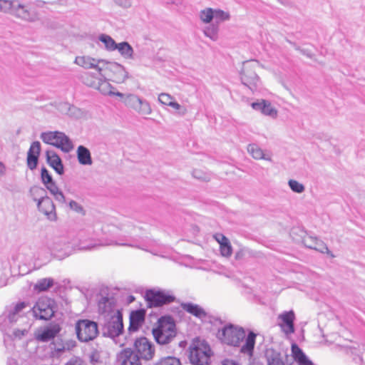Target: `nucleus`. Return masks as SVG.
Here are the masks:
<instances>
[{
  "mask_svg": "<svg viewBox=\"0 0 365 365\" xmlns=\"http://www.w3.org/2000/svg\"><path fill=\"white\" fill-rule=\"evenodd\" d=\"M256 334L250 331L246 336L245 329L231 323L225 325L218 330L217 337L222 343L229 346H240L245 340V344L240 349V352L244 354L252 356L255 345Z\"/></svg>",
  "mask_w": 365,
  "mask_h": 365,
  "instance_id": "f257e3e1",
  "label": "nucleus"
},
{
  "mask_svg": "<svg viewBox=\"0 0 365 365\" xmlns=\"http://www.w3.org/2000/svg\"><path fill=\"white\" fill-rule=\"evenodd\" d=\"M155 341L160 345H165L172 341L176 336V324L170 315L160 317L157 326L152 330Z\"/></svg>",
  "mask_w": 365,
  "mask_h": 365,
  "instance_id": "f03ea898",
  "label": "nucleus"
},
{
  "mask_svg": "<svg viewBox=\"0 0 365 365\" xmlns=\"http://www.w3.org/2000/svg\"><path fill=\"white\" fill-rule=\"evenodd\" d=\"M212 351L205 340L195 338L189 347V359L192 365H209Z\"/></svg>",
  "mask_w": 365,
  "mask_h": 365,
  "instance_id": "7ed1b4c3",
  "label": "nucleus"
},
{
  "mask_svg": "<svg viewBox=\"0 0 365 365\" xmlns=\"http://www.w3.org/2000/svg\"><path fill=\"white\" fill-rule=\"evenodd\" d=\"M101 331L103 336L110 339H115L124 332L122 310L117 309L113 314L104 316Z\"/></svg>",
  "mask_w": 365,
  "mask_h": 365,
  "instance_id": "20e7f679",
  "label": "nucleus"
},
{
  "mask_svg": "<svg viewBox=\"0 0 365 365\" xmlns=\"http://www.w3.org/2000/svg\"><path fill=\"white\" fill-rule=\"evenodd\" d=\"M78 339L81 342H88L98 336V326L97 322L90 319H79L75 325Z\"/></svg>",
  "mask_w": 365,
  "mask_h": 365,
  "instance_id": "39448f33",
  "label": "nucleus"
},
{
  "mask_svg": "<svg viewBox=\"0 0 365 365\" xmlns=\"http://www.w3.org/2000/svg\"><path fill=\"white\" fill-rule=\"evenodd\" d=\"M145 299L148 307L152 308L169 304L175 302V297L171 291L148 289L145 292Z\"/></svg>",
  "mask_w": 365,
  "mask_h": 365,
  "instance_id": "423d86ee",
  "label": "nucleus"
},
{
  "mask_svg": "<svg viewBox=\"0 0 365 365\" xmlns=\"http://www.w3.org/2000/svg\"><path fill=\"white\" fill-rule=\"evenodd\" d=\"M31 311L36 319L48 321L54 316L55 302L50 298L39 299Z\"/></svg>",
  "mask_w": 365,
  "mask_h": 365,
  "instance_id": "0eeeda50",
  "label": "nucleus"
},
{
  "mask_svg": "<svg viewBox=\"0 0 365 365\" xmlns=\"http://www.w3.org/2000/svg\"><path fill=\"white\" fill-rule=\"evenodd\" d=\"M11 15L28 22H35L38 20V14L33 9L31 4H23L19 0H14Z\"/></svg>",
  "mask_w": 365,
  "mask_h": 365,
  "instance_id": "6e6552de",
  "label": "nucleus"
},
{
  "mask_svg": "<svg viewBox=\"0 0 365 365\" xmlns=\"http://www.w3.org/2000/svg\"><path fill=\"white\" fill-rule=\"evenodd\" d=\"M243 64V68L240 72L241 81L243 85L247 86L250 90H256L257 88V83L259 81V76L252 70V68L257 64V61H245Z\"/></svg>",
  "mask_w": 365,
  "mask_h": 365,
  "instance_id": "1a4fd4ad",
  "label": "nucleus"
},
{
  "mask_svg": "<svg viewBox=\"0 0 365 365\" xmlns=\"http://www.w3.org/2000/svg\"><path fill=\"white\" fill-rule=\"evenodd\" d=\"M134 351L136 352V354H134V356H138L140 360H151L155 354L153 344L145 336L137 338L135 340Z\"/></svg>",
  "mask_w": 365,
  "mask_h": 365,
  "instance_id": "9d476101",
  "label": "nucleus"
},
{
  "mask_svg": "<svg viewBox=\"0 0 365 365\" xmlns=\"http://www.w3.org/2000/svg\"><path fill=\"white\" fill-rule=\"evenodd\" d=\"M145 311L143 309L132 311L129 317L128 334L139 330L145 322Z\"/></svg>",
  "mask_w": 365,
  "mask_h": 365,
  "instance_id": "9b49d317",
  "label": "nucleus"
},
{
  "mask_svg": "<svg viewBox=\"0 0 365 365\" xmlns=\"http://www.w3.org/2000/svg\"><path fill=\"white\" fill-rule=\"evenodd\" d=\"M279 319L281 320L279 325L283 332L286 334H290L294 332L295 314L294 311L290 310L282 312L279 315Z\"/></svg>",
  "mask_w": 365,
  "mask_h": 365,
  "instance_id": "f8f14e48",
  "label": "nucleus"
},
{
  "mask_svg": "<svg viewBox=\"0 0 365 365\" xmlns=\"http://www.w3.org/2000/svg\"><path fill=\"white\" fill-rule=\"evenodd\" d=\"M37 207L39 212L45 215L48 220L56 221L57 220L56 207L49 197L39 201L37 203Z\"/></svg>",
  "mask_w": 365,
  "mask_h": 365,
  "instance_id": "ddd939ff",
  "label": "nucleus"
},
{
  "mask_svg": "<svg viewBox=\"0 0 365 365\" xmlns=\"http://www.w3.org/2000/svg\"><path fill=\"white\" fill-rule=\"evenodd\" d=\"M304 245L309 249L315 250L321 253H327L333 256L327 245L317 237L305 236L302 238Z\"/></svg>",
  "mask_w": 365,
  "mask_h": 365,
  "instance_id": "4468645a",
  "label": "nucleus"
},
{
  "mask_svg": "<svg viewBox=\"0 0 365 365\" xmlns=\"http://www.w3.org/2000/svg\"><path fill=\"white\" fill-rule=\"evenodd\" d=\"M51 249L55 251H62L66 248H70V242L68 236L59 230H55L51 238Z\"/></svg>",
  "mask_w": 365,
  "mask_h": 365,
  "instance_id": "2eb2a0df",
  "label": "nucleus"
},
{
  "mask_svg": "<svg viewBox=\"0 0 365 365\" xmlns=\"http://www.w3.org/2000/svg\"><path fill=\"white\" fill-rule=\"evenodd\" d=\"M61 330V328L58 324L51 323L41 333L37 334L36 339L41 342H47L54 339Z\"/></svg>",
  "mask_w": 365,
  "mask_h": 365,
  "instance_id": "dca6fc26",
  "label": "nucleus"
},
{
  "mask_svg": "<svg viewBox=\"0 0 365 365\" xmlns=\"http://www.w3.org/2000/svg\"><path fill=\"white\" fill-rule=\"evenodd\" d=\"M47 163L60 175L64 173V166L61 158L53 150H47L46 152Z\"/></svg>",
  "mask_w": 365,
  "mask_h": 365,
  "instance_id": "f3484780",
  "label": "nucleus"
},
{
  "mask_svg": "<svg viewBox=\"0 0 365 365\" xmlns=\"http://www.w3.org/2000/svg\"><path fill=\"white\" fill-rule=\"evenodd\" d=\"M267 365H285L282 353L273 348H267L264 352Z\"/></svg>",
  "mask_w": 365,
  "mask_h": 365,
  "instance_id": "a211bd4d",
  "label": "nucleus"
},
{
  "mask_svg": "<svg viewBox=\"0 0 365 365\" xmlns=\"http://www.w3.org/2000/svg\"><path fill=\"white\" fill-rule=\"evenodd\" d=\"M120 365H141L138 356H134V353L130 349H125L121 351L117 358Z\"/></svg>",
  "mask_w": 365,
  "mask_h": 365,
  "instance_id": "6ab92c4d",
  "label": "nucleus"
},
{
  "mask_svg": "<svg viewBox=\"0 0 365 365\" xmlns=\"http://www.w3.org/2000/svg\"><path fill=\"white\" fill-rule=\"evenodd\" d=\"M291 351L292 356L298 365H314L297 344H292Z\"/></svg>",
  "mask_w": 365,
  "mask_h": 365,
  "instance_id": "aec40b11",
  "label": "nucleus"
},
{
  "mask_svg": "<svg viewBox=\"0 0 365 365\" xmlns=\"http://www.w3.org/2000/svg\"><path fill=\"white\" fill-rule=\"evenodd\" d=\"M53 146L61 149L64 153H69L73 148V144L69 137L60 131H58V138H56Z\"/></svg>",
  "mask_w": 365,
  "mask_h": 365,
  "instance_id": "412c9836",
  "label": "nucleus"
},
{
  "mask_svg": "<svg viewBox=\"0 0 365 365\" xmlns=\"http://www.w3.org/2000/svg\"><path fill=\"white\" fill-rule=\"evenodd\" d=\"M115 304L113 297H102L98 303V312L101 314H103L104 316L106 314H113L115 312L113 311Z\"/></svg>",
  "mask_w": 365,
  "mask_h": 365,
  "instance_id": "4be33fe9",
  "label": "nucleus"
},
{
  "mask_svg": "<svg viewBox=\"0 0 365 365\" xmlns=\"http://www.w3.org/2000/svg\"><path fill=\"white\" fill-rule=\"evenodd\" d=\"M181 307L187 313L192 314L197 318H204L207 316L206 312L198 304L192 302H183Z\"/></svg>",
  "mask_w": 365,
  "mask_h": 365,
  "instance_id": "5701e85b",
  "label": "nucleus"
},
{
  "mask_svg": "<svg viewBox=\"0 0 365 365\" xmlns=\"http://www.w3.org/2000/svg\"><path fill=\"white\" fill-rule=\"evenodd\" d=\"M77 158L81 165H90L93 160L90 150L83 145H79L77 148Z\"/></svg>",
  "mask_w": 365,
  "mask_h": 365,
  "instance_id": "b1692460",
  "label": "nucleus"
},
{
  "mask_svg": "<svg viewBox=\"0 0 365 365\" xmlns=\"http://www.w3.org/2000/svg\"><path fill=\"white\" fill-rule=\"evenodd\" d=\"M54 284V279L51 277L38 279L34 286V290L38 293L48 291Z\"/></svg>",
  "mask_w": 365,
  "mask_h": 365,
  "instance_id": "393cba45",
  "label": "nucleus"
},
{
  "mask_svg": "<svg viewBox=\"0 0 365 365\" xmlns=\"http://www.w3.org/2000/svg\"><path fill=\"white\" fill-rule=\"evenodd\" d=\"M248 153L256 160H265L271 161L272 159L269 156H267L264 151L255 143L249 144L247 146Z\"/></svg>",
  "mask_w": 365,
  "mask_h": 365,
  "instance_id": "a878e982",
  "label": "nucleus"
},
{
  "mask_svg": "<svg viewBox=\"0 0 365 365\" xmlns=\"http://www.w3.org/2000/svg\"><path fill=\"white\" fill-rule=\"evenodd\" d=\"M116 50L125 59L133 58V48L127 41H123L117 44Z\"/></svg>",
  "mask_w": 365,
  "mask_h": 365,
  "instance_id": "bb28decb",
  "label": "nucleus"
},
{
  "mask_svg": "<svg viewBox=\"0 0 365 365\" xmlns=\"http://www.w3.org/2000/svg\"><path fill=\"white\" fill-rule=\"evenodd\" d=\"M29 194L32 199L37 202V203L48 197L46 189L37 185L32 186L30 188Z\"/></svg>",
  "mask_w": 365,
  "mask_h": 365,
  "instance_id": "cd10ccee",
  "label": "nucleus"
},
{
  "mask_svg": "<svg viewBox=\"0 0 365 365\" xmlns=\"http://www.w3.org/2000/svg\"><path fill=\"white\" fill-rule=\"evenodd\" d=\"M27 306V303L21 302L17 303L8 314L7 318L10 323L16 322L19 317V313Z\"/></svg>",
  "mask_w": 365,
  "mask_h": 365,
  "instance_id": "c85d7f7f",
  "label": "nucleus"
},
{
  "mask_svg": "<svg viewBox=\"0 0 365 365\" xmlns=\"http://www.w3.org/2000/svg\"><path fill=\"white\" fill-rule=\"evenodd\" d=\"M98 40L104 44L105 48L108 51H113L116 50L118 43H116L109 35L102 34L99 35Z\"/></svg>",
  "mask_w": 365,
  "mask_h": 365,
  "instance_id": "c756f323",
  "label": "nucleus"
},
{
  "mask_svg": "<svg viewBox=\"0 0 365 365\" xmlns=\"http://www.w3.org/2000/svg\"><path fill=\"white\" fill-rule=\"evenodd\" d=\"M113 68L117 73L116 79L114 81L116 83H123L128 78V73L125 71L124 66L118 63H113Z\"/></svg>",
  "mask_w": 365,
  "mask_h": 365,
  "instance_id": "7c9ffc66",
  "label": "nucleus"
},
{
  "mask_svg": "<svg viewBox=\"0 0 365 365\" xmlns=\"http://www.w3.org/2000/svg\"><path fill=\"white\" fill-rule=\"evenodd\" d=\"M93 61H97L96 58L90 56H77L75 59V63L86 68L89 69L93 67Z\"/></svg>",
  "mask_w": 365,
  "mask_h": 365,
  "instance_id": "2f4dec72",
  "label": "nucleus"
},
{
  "mask_svg": "<svg viewBox=\"0 0 365 365\" xmlns=\"http://www.w3.org/2000/svg\"><path fill=\"white\" fill-rule=\"evenodd\" d=\"M140 98L135 94H128L123 99V103L128 107H130L135 110H136L138 104L140 103Z\"/></svg>",
  "mask_w": 365,
  "mask_h": 365,
  "instance_id": "473e14b6",
  "label": "nucleus"
},
{
  "mask_svg": "<svg viewBox=\"0 0 365 365\" xmlns=\"http://www.w3.org/2000/svg\"><path fill=\"white\" fill-rule=\"evenodd\" d=\"M219 27L215 24H211L207 26L204 29V34L213 41H216L218 36Z\"/></svg>",
  "mask_w": 365,
  "mask_h": 365,
  "instance_id": "72a5a7b5",
  "label": "nucleus"
},
{
  "mask_svg": "<svg viewBox=\"0 0 365 365\" xmlns=\"http://www.w3.org/2000/svg\"><path fill=\"white\" fill-rule=\"evenodd\" d=\"M58 131L43 132L41 134V139L46 144L53 146L54 142L58 138Z\"/></svg>",
  "mask_w": 365,
  "mask_h": 365,
  "instance_id": "f704fd0d",
  "label": "nucleus"
},
{
  "mask_svg": "<svg viewBox=\"0 0 365 365\" xmlns=\"http://www.w3.org/2000/svg\"><path fill=\"white\" fill-rule=\"evenodd\" d=\"M200 19L205 23H210L215 17L214 9L206 8L200 11Z\"/></svg>",
  "mask_w": 365,
  "mask_h": 365,
  "instance_id": "c9c22d12",
  "label": "nucleus"
},
{
  "mask_svg": "<svg viewBox=\"0 0 365 365\" xmlns=\"http://www.w3.org/2000/svg\"><path fill=\"white\" fill-rule=\"evenodd\" d=\"M135 110L141 115H149L152 112L150 103L142 98Z\"/></svg>",
  "mask_w": 365,
  "mask_h": 365,
  "instance_id": "e433bc0d",
  "label": "nucleus"
},
{
  "mask_svg": "<svg viewBox=\"0 0 365 365\" xmlns=\"http://www.w3.org/2000/svg\"><path fill=\"white\" fill-rule=\"evenodd\" d=\"M215 24L218 25L219 23L228 21L230 19V15L228 12H225L221 9H214Z\"/></svg>",
  "mask_w": 365,
  "mask_h": 365,
  "instance_id": "4c0bfd02",
  "label": "nucleus"
},
{
  "mask_svg": "<svg viewBox=\"0 0 365 365\" xmlns=\"http://www.w3.org/2000/svg\"><path fill=\"white\" fill-rule=\"evenodd\" d=\"M65 106L68 110V115H70L71 117L75 118H80L83 114V112L81 109L77 108L73 105L66 103Z\"/></svg>",
  "mask_w": 365,
  "mask_h": 365,
  "instance_id": "58836bf2",
  "label": "nucleus"
},
{
  "mask_svg": "<svg viewBox=\"0 0 365 365\" xmlns=\"http://www.w3.org/2000/svg\"><path fill=\"white\" fill-rule=\"evenodd\" d=\"M155 365H181V363L176 357L167 356L160 359Z\"/></svg>",
  "mask_w": 365,
  "mask_h": 365,
  "instance_id": "ea45409f",
  "label": "nucleus"
},
{
  "mask_svg": "<svg viewBox=\"0 0 365 365\" xmlns=\"http://www.w3.org/2000/svg\"><path fill=\"white\" fill-rule=\"evenodd\" d=\"M39 155L36 154L35 155L31 153H27L26 163L28 168L34 170L36 168L38 163Z\"/></svg>",
  "mask_w": 365,
  "mask_h": 365,
  "instance_id": "a19ab883",
  "label": "nucleus"
},
{
  "mask_svg": "<svg viewBox=\"0 0 365 365\" xmlns=\"http://www.w3.org/2000/svg\"><path fill=\"white\" fill-rule=\"evenodd\" d=\"M288 185L290 189L296 193H302L305 190L304 185L295 180H289Z\"/></svg>",
  "mask_w": 365,
  "mask_h": 365,
  "instance_id": "79ce46f5",
  "label": "nucleus"
},
{
  "mask_svg": "<svg viewBox=\"0 0 365 365\" xmlns=\"http://www.w3.org/2000/svg\"><path fill=\"white\" fill-rule=\"evenodd\" d=\"M14 0H0V11L11 14Z\"/></svg>",
  "mask_w": 365,
  "mask_h": 365,
  "instance_id": "37998d69",
  "label": "nucleus"
},
{
  "mask_svg": "<svg viewBox=\"0 0 365 365\" xmlns=\"http://www.w3.org/2000/svg\"><path fill=\"white\" fill-rule=\"evenodd\" d=\"M262 114L274 118L277 115V111L272 106L271 103L269 101L266 100Z\"/></svg>",
  "mask_w": 365,
  "mask_h": 365,
  "instance_id": "c03bdc74",
  "label": "nucleus"
},
{
  "mask_svg": "<svg viewBox=\"0 0 365 365\" xmlns=\"http://www.w3.org/2000/svg\"><path fill=\"white\" fill-rule=\"evenodd\" d=\"M41 179L42 183L44 185L53 181L52 175L50 174L49 171L45 167L41 168Z\"/></svg>",
  "mask_w": 365,
  "mask_h": 365,
  "instance_id": "a18cd8bd",
  "label": "nucleus"
},
{
  "mask_svg": "<svg viewBox=\"0 0 365 365\" xmlns=\"http://www.w3.org/2000/svg\"><path fill=\"white\" fill-rule=\"evenodd\" d=\"M220 252L222 256L229 257L232 253V248L230 241L225 242L220 245Z\"/></svg>",
  "mask_w": 365,
  "mask_h": 365,
  "instance_id": "49530a36",
  "label": "nucleus"
},
{
  "mask_svg": "<svg viewBox=\"0 0 365 365\" xmlns=\"http://www.w3.org/2000/svg\"><path fill=\"white\" fill-rule=\"evenodd\" d=\"M68 206L71 210L75 211L76 212L81 214L82 215H85L86 212L84 208L76 201L71 200L68 203Z\"/></svg>",
  "mask_w": 365,
  "mask_h": 365,
  "instance_id": "de8ad7c7",
  "label": "nucleus"
},
{
  "mask_svg": "<svg viewBox=\"0 0 365 365\" xmlns=\"http://www.w3.org/2000/svg\"><path fill=\"white\" fill-rule=\"evenodd\" d=\"M158 101L163 105L170 106L173 101V98L170 94L163 93L159 95Z\"/></svg>",
  "mask_w": 365,
  "mask_h": 365,
  "instance_id": "09e8293b",
  "label": "nucleus"
},
{
  "mask_svg": "<svg viewBox=\"0 0 365 365\" xmlns=\"http://www.w3.org/2000/svg\"><path fill=\"white\" fill-rule=\"evenodd\" d=\"M40 153H41V143L39 141H34L33 142L31 145H30V148L28 150V153H31V154H33V155H40Z\"/></svg>",
  "mask_w": 365,
  "mask_h": 365,
  "instance_id": "8fccbe9b",
  "label": "nucleus"
},
{
  "mask_svg": "<svg viewBox=\"0 0 365 365\" xmlns=\"http://www.w3.org/2000/svg\"><path fill=\"white\" fill-rule=\"evenodd\" d=\"M104 245H120V246H130V247H135L133 244L129 243V242H118L113 238L110 239H106L105 242L103 243Z\"/></svg>",
  "mask_w": 365,
  "mask_h": 365,
  "instance_id": "3c124183",
  "label": "nucleus"
},
{
  "mask_svg": "<svg viewBox=\"0 0 365 365\" xmlns=\"http://www.w3.org/2000/svg\"><path fill=\"white\" fill-rule=\"evenodd\" d=\"M65 365H86V362L78 356L71 357Z\"/></svg>",
  "mask_w": 365,
  "mask_h": 365,
  "instance_id": "603ef678",
  "label": "nucleus"
},
{
  "mask_svg": "<svg viewBox=\"0 0 365 365\" xmlns=\"http://www.w3.org/2000/svg\"><path fill=\"white\" fill-rule=\"evenodd\" d=\"M266 100H261L260 101L253 102L251 103L252 108L255 110L260 111L262 113L263 109L264 108Z\"/></svg>",
  "mask_w": 365,
  "mask_h": 365,
  "instance_id": "864d4df0",
  "label": "nucleus"
},
{
  "mask_svg": "<svg viewBox=\"0 0 365 365\" xmlns=\"http://www.w3.org/2000/svg\"><path fill=\"white\" fill-rule=\"evenodd\" d=\"M45 186L46 188L52 195H54L55 193L60 190L54 180L52 181L51 182L48 183L47 185H45Z\"/></svg>",
  "mask_w": 365,
  "mask_h": 365,
  "instance_id": "5fc2aeb1",
  "label": "nucleus"
},
{
  "mask_svg": "<svg viewBox=\"0 0 365 365\" xmlns=\"http://www.w3.org/2000/svg\"><path fill=\"white\" fill-rule=\"evenodd\" d=\"M192 176L196 179H199V180H205V181L207 180V178L200 170H194L192 171Z\"/></svg>",
  "mask_w": 365,
  "mask_h": 365,
  "instance_id": "6e6d98bb",
  "label": "nucleus"
},
{
  "mask_svg": "<svg viewBox=\"0 0 365 365\" xmlns=\"http://www.w3.org/2000/svg\"><path fill=\"white\" fill-rule=\"evenodd\" d=\"M90 362L93 365H96L97 363L100 361V356L99 354L97 351L92 352L90 356Z\"/></svg>",
  "mask_w": 365,
  "mask_h": 365,
  "instance_id": "4d7b16f0",
  "label": "nucleus"
},
{
  "mask_svg": "<svg viewBox=\"0 0 365 365\" xmlns=\"http://www.w3.org/2000/svg\"><path fill=\"white\" fill-rule=\"evenodd\" d=\"M54 196V198L56 201L61 202V203H65L66 202V197H65V195L63 193L62 191L59 190L56 193H55L54 195H53Z\"/></svg>",
  "mask_w": 365,
  "mask_h": 365,
  "instance_id": "13d9d810",
  "label": "nucleus"
},
{
  "mask_svg": "<svg viewBox=\"0 0 365 365\" xmlns=\"http://www.w3.org/2000/svg\"><path fill=\"white\" fill-rule=\"evenodd\" d=\"M214 237L216 240V241L219 242L220 245H221L225 242L229 241V240L222 233H216L214 235Z\"/></svg>",
  "mask_w": 365,
  "mask_h": 365,
  "instance_id": "bf43d9fd",
  "label": "nucleus"
},
{
  "mask_svg": "<svg viewBox=\"0 0 365 365\" xmlns=\"http://www.w3.org/2000/svg\"><path fill=\"white\" fill-rule=\"evenodd\" d=\"M116 4L123 8H128L131 6L130 0H114Z\"/></svg>",
  "mask_w": 365,
  "mask_h": 365,
  "instance_id": "052dcab7",
  "label": "nucleus"
},
{
  "mask_svg": "<svg viewBox=\"0 0 365 365\" xmlns=\"http://www.w3.org/2000/svg\"><path fill=\"white\" fill-rule=\"evenodd\" d=\"M97 61H93V67H91V68H94L96 69L98 73L99 74H101V71H102V68H101L99 66H98V63L102 62V63H107V61L106 60H103V59H96Z\"/></svg>",
  "mask_w": 365,
  "mask_h": 365,
  "instance_id": "680f3d73",
  "label": "nucleus"
},
{
  "mask_svg": "<svg viewBox=\"0 0 365 365\" xmlns=\"http://www.w3.org/2000/svg\"><path fill=\"white\" fill-rule=\"evenodd\" d=\"M66 350H71L76 346V342L73 340H68L63 344Z\"/></svg>",
  "mask_w": 365,
  "mask_h": 365,
  "instance_id": "e2e57ef3",
  "label": "nucleus"
},
{
  "mask_svg": "<svg viewBox=\"0 0 365 365\" xmlns=\"http://www.w3.org/2000/svg\"><path fill=\"white\" fill-rule=\"evenodd\" d=\"M222 365H239V364L233 360L225 359Z\"/></svg>",
  "mask_w": 365,
  "mask_h": 365,
  "instance_id": "0e129e2a",
  "label": "nucleus"
},
{
  "mask_svg": "<svg viewBox=\"0 0 365 365\" xmlns=\"http://www.w3.org/2000/svg\"><path fill=\"white\" fill-rule=\"evenodd\" d=\"M108 94L110 96H116L120 97L121 98H123V99L126 96L125 94H123L119 91H117V92L109 91Z\"/></svg>",
  "mask_w": 365,
  "mask_h": 365,
  "instance_id": "69168bd1",
  "label": "nucleus"
},
{
  "mask_svg": "<svg viewBox=\"0 0 365 365\" xmlns=\"http://www.w3.org/2000/svg\"><path fill=\"white\" fill-rule=\"evenodd\" d=\"M169 106L173 108L175 110H180L182 108V106L175 101H173Z\"/></svg>",
  "mask_w": 365,
  "mask_h": 365,
  "instance_id": "338daca9",
  "label": "nucleus"
},
{
  "mask_svg": "<svg viewBox=\"0 0 365 365\" xmlns=\"http://www.w3.org/2000/svg\"><path fill=\"white\" fill-rule=\"evenodd\" d=\"M297 50H299L303 55H305L309 58L312 57V55L311 53L307 51V50H305V49H301L299 48V47H297L296 48Z\"/></svg>",
  "mask_w": 365,
  "mask_h": 365,
  "instance_id": "774afa93",
  "label": "nucleus"
}]
</instances>
